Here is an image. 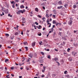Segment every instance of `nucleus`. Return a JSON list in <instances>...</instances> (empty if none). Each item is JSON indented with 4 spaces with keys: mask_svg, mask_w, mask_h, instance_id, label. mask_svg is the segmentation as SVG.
Wrapping results in <instances>:
<instances>
[{
    "mask_svg": "<svg viewBox=\"0 0 78 78\" xmlns=\"http://www.w3.org/2000/svg\"><path fill=\"white\" fill-rule=\"evenodd\" d=\"M38 17H39V18H41V17H42V16H40V15H38Z\"/></svg>",
    "mask_w": 78,
    "mask_h": 78,
    "instance_id": "52",
    "label": "nucleus"
},
{
    "mask_svg": "<svg viewBox=\"0 0 78 78\" xmlns=\"http://www.w3.org/2000/svg\"><path fill=\"white\" fill-rule=\"evenodd\" d=\"M73 22L72 21V20H69L68 22V24L70 26L72 24Z\"/></svg>",
    "mask_w": 78,
    "mask_h": 78,
    "instance_id": "2",
    "label": "nucleus"
},
{
    "mask_svg": "<svg viewBox=\"0 0 78 78\" xmlns=\"http://www.w3.org/2000/svg\"><path fill=\"white\" fill-rule=\"evenodd\" d=\"M20 13H22V14H23V11H22V10H20Z\"/></svg>",
    "mask_w": 78,
    "mask_h": 78,
    "instance_id": "35",
    "label": "nucleus"
},
{
    "mask_svg": "<svg viewBox=\"0 0 78 78\" xmlns=\"http://www.w3.org/2000/svg\"><path fill=\"white\" fill-rule=\"evenodd\" d=\"M35 45V42H33L32 43V47H34Z\"/></svg>",
    "mask_w": 78,
    "mask_h": 78,
    "instance_id": "15",
    "label": "nucleus"
},
{
    "mask_svg": "<svg viewBox=\"0 0 78 78\" xmlns=\"http://www.w3.org/2000/svg\"><path fill=\"white\" fill-rule=\"evenodd\" d=\"M20 8H25V7L24 6H23V5H21L20 6Z\"/></svg>",
    "mask_w": 78,
    "mask_h": 78,
    "instance_id": "11",
    "label": "nucleus"
},
{
    "mask_svg": "<svg viewBox=\"0 0 78 78\" xmlns=\"http://www.w3.org/2000/svg\"><path fill=\"white\" fill-rule=\"evenodd\" d=\"M53 11L55 14H56V10H53Z\"/></svg>",
    "mask_w": 78,
    "mask_h": 78,
    "instance_id": "13",
    "label": "nucleus"
},
{
    "mask_svg": "<svg viewBox=\"0 0 78 78\" xmlns=\"http://www.w3.org/2000/svg\"><path fill=\"white\" fill-rule=\"evenodd\" d=\"M70 48H68L67 49V51L68 52H69V51H70Z\"/></svg>",
    "mask_w": 78,
    "mask_h": 78,
    "instance_id": "30",
    "label": "nucleus"
},
{
    "mask_svg": "<svg viewBox=\"0 0 78 78\" xmlns=\"http://www.w3.org/2000/svg\"><path fill=\"white\" fill-rule=\"evenodd\" d=\"M9 61V59L6 58L5 60V62H8Z\"/></svg>",
    "mask_w": 78,
    "mask_h": 78,
    "instance_id": "17",
    "label": "nucleus"
},
{
    "mask_svg": "<svg viewBox=\"0 0 78 78\" xmlns=\"http://www.w3.org/2000/svg\"><path fill=\"white\" fill-rule=\"evenodd\" d=\"M77 53L75 52H72V55H73V56H76V55L77 54Z\"/></svg>",
    "mask_w": 78,
    "mask_h": 78,
    "instance_id": "3",
    "label": "nucleus"
},
{
    "mask_svg": "<svg viewBox=\"0 0 78 78\" xmlns=\"http://www.w3.org/2000/svg\"><path fill=\"white\" fill-rule=\"evenodd\" d=\"M21 34H22V35H23V31H22L21 32Z\"/></svg>",
    "mask_w": 78,
    "mask_h": 78,
    "instance_id": "58",
    "label": "nucleus"
},
{
    "mask_svg": "<svg viewBox=\"0 0 78 78\" xmlns=\"http://www.w3.org/2000/svg\"><path fill=\"white\" fill-rule=\"evenodd\" d=\"M22 20H23V21H25V18L23 17L22 18Z\"/></svg>",
    "mask_w": 78,
    "mask_h": 78,
    "instance_id": "27",
    "label": "nucleus"
},
{
    "mask_svg": "<svg viewBox=\"0 0 78 78\" xmlns=\"http://www.w3.org/2000/svg\"><path fill=\"white\" fill-rule=\"evenodd\" d=\"M52 23H53V24H55V23H56V21H55V20H53V22H52Z\"/></svg>",
    "mask_w": 78,
    "mask_h": 78,
    "instance_id": "19",
    "label": "nucleus"
},
{
    "mask_svg": "<svg viewBox=\"0 0 78 78\" xmlns=\"http://www.w3.org/2000/svg\"><path fill=\"white\" fill-rule=\"evenodd\" d=\"M58 3L59 5H61L62 4V1H60L58 2Z\"/></svg>",
    "mask_w": 78,
    "mask_h": 78,
    "instance_id": "4",
    "label": "nucleus"
},
{
    "mask_svg": "<svg viewBox=\"0 0 78 78\" xmlns=\"http://www.w3.org/2000/svg\"><path fill=\"white\" fill-rule=\"evenodd\" d=\"M44 5V3H42L41 4V5H42V6H43Z\"/></svg>",
    "mask_w": 78,
    "mask_h": 78,
    "instance_id": "61",
    "label": "nucleus"
},
{
    "mask_svg": "<svg viewBox=\"0 0 78 78\" xmlns=\"http://www.w3.org/2000/svg\"><path fill=\"white\" fill-rule=\"evenodd\" d=\"M49 25L48 26L49 27H51V23H48V25H49Z\"/></svg>",
    "mask_w": 78,
    "mask_h": 78,
    "instance_id": "20",
    "label": "nucleus"
},
{
    "mask_svg": "<svg viewBox=\"0 0 78 78\" xmlns=\"http://www.w3.org/2000/svg\"><path fill=\"white\" fill-rule=\"evenodd\" d=\"M38 36H41L42 35V34H41V33H40V34H38Z\"/></svg>",
    "mask_w": 78,
    "mask_h": 78,
    "instance_id": "43",
    "label": "nucleus"
},
{
    "mask_svg": "<svg viewBox=\"0 0 78 78\" xmlns=\"http://www.w3.org/2000/svg\"><path fill=\"white\" fill-rule=\"evenodd\" d=\"M52 17H54V18H55V19L56 18V15H53L52 16Z\"/></svg>",
    "mask_w": 78,
    "mask_h": 78,
    "instance_id": "32",
    "label": "nucleus"
},
{
    "mask_svg": "<svg viewBox=\"0 0 78 78\" xmlns=\"http://www.w3.org/2000/svg\"><path fill=\"white\" fill-rule=\"evenodd\" d=\"M38 27H39L38 28H40V29H41V28H42V26H41L39 25Z\"/></svg>",
    "mask_w": 78,
    "mask_h": 78,
    "instance_id": "38",
    "label": "nucleus"
},
{
    "mask_svg": "<svg viewBox=\"0 0 78 78\" xmlns=\"http://www.w3.org/2000/svg\"><path fill=\"white\" fill-rule=\"evenodd\" d=\"M44 19H46L45 18V17H44L42 18V20H44Z\"/></svg>",
    "mask_w": 78,
    "mask_h": 78,
    "instance_id": "50",
    "label": "nucleus"
},
{
    "mask_svg": "<svg viewBox=\"0 0 78 78\" xmlns=\"http://www.w3.org/2000/svg\"><path fill=\"white\" fill-rule=\"evenodd\" d=\"M55 25H53V27H52V28H55Z\"/></svg>",
    "mask_w": 78,
    "mask_h": 78,
    "instance_id": "55",
    "label": "nucleus"
},
{
    "mask_svg": "<svg viewBox=\"0 0 78 78\" xmlns=\"http://www.w3.org/2000/svg\"><path fill=\"white\" fill-rule=\"evenodd\" d=\"M26 69H27V70H29V68H28V67H27V68H26Z\"/></svg>",
    "mask_w": 78,
    "mask_h": 78,
    "instance_id": "64",
    "label": "nucleus"
},
{
    "mask_svg": "<svg viewBox=\"0 0 78 78\" xmlns=\"http://www.w3.org/2000/svg\"><path fill=\"white\" fill-rule=\"evenodd\" d=\"M2 14H0V15L1 16H2V15H4V14H5L4 13V12H2Z\"/></svg>",
    "mask_w": 78,
    "mask_h": 78,
    "instance_id": "39",
    "label": "nucleus"
},
{
    "mask_svg": "<svg viewBox=\"0 0 78 78\" xmlns=\"http://www.w3.org/2000/svg\"><path fill=\"white\" fill-rule=\"evenodd\" d=\"M52 61H56V62L58 63V65L59 66V62H56L58 61V58L55 57L54 58H53L52 59Z\"/></svg>",
    "mask_w": 78,
    "mask_h": 78,
    "instance_id": "1",
    "label": "nucleus"
},
{
    "mask_svg": "<svg viewBox=\"0 0 78 78\" xmlns=\"http://www.w3.org/2000/svg\"><path fill=\"white\" fill-rule=\"evenodd\" d=\"M15 2H19V0H15Z\"/></svg>",
    "mask_w": 78,
    "mask_h": 78,
    "instance_id": "51",
    "label": "nucleus"
},
{
    "mask_svg": "<svg viewBox=\"0 0 78 78\" xmlns=\"http://www.w3.org/2000/svg\"><path fill=\"white\" fill-rule=\"evenodd\" d=\"M12 8H15L14 5H12Z\"/></svg>",
    "mask_w": 78,
    "mask_h": 78,
    "instance_id": "53",
    "label": "nucleus"
},
{
    "mask_svg": "<svg viewBox=\"0 0 78 78\" xmlns=\"http://www.w3.org/2000/svg\"><path fill=\"white\" fill-rule=\"evenodd\" d=\"M18 34H19V33L17 32H16L15 33V36H17V35H18Z\"/></svg>",
    "mask_w": 78,
    "mask_h": 78,
    "instance_id": "14",
    "label": "nucleus"
},
{
    "mask_svg": "<svg viewBox=\"0 0 78 78\" xmlns=\"http://www.w3.org/2000/svg\"><path fill=\"white\" fill-rule=\"evenodd\" d=\"M73 45L75 46V47H78V44L75 43H74L73 44Z\"/></svg>",
    "mask_w": 78,
    "mask_h": 78,
    "instance_id": "6",
    "label": "nucleus"
},
{
    "mask_svg": "<svg viewBox=\"0 0 78 78\" xmlns=\"http://www.w3.org/2000/svg\"><path fill=\"white\" fill-rule=\"evenodd\" d=\"M63 6H58L57 7V9H61L62 8Z\"/></svg>",
    "mask_w": 78,
    "mask_h": 78,
    "instance_id": "5",
    "label": "nucleus"
},
{
    "mask_svg": "<svg viewBox=\"0 0 78 78\" xmlns=\"http://www.w3.org/2000/svg\"><path fill=\"white\" fill-rule=\"evenodd\" d=\"M52 15H53L52 14H51L49 15V16H50V17H51V16H52Z\"/></svg>",
    "mask_w": 78,
    "mask_h": 78,
    "instance_id": "63",
    "label": "nucleus"
},
{
    "mask_svg": "<svg viewBox=\"0 0 78 78\" xmlns=\"http://www.w3.org/2000/svg\"><path fill=\"white\" fill-rule=\"evenodd\" d=\"M18 41H20V38H18Z\"/></svg>",
    "mask_w": 78,
    "mask_h": 78,
    "instance_id": "62",
    "label": "nucleus"
},
{
    "mask_svg": "<svg viewBox=\"0 0 78 78\" xmlns=\"http://www.w3.org/2000/svg\"><path fill=\"white\" fill-rule=\"evenodd\" d=\"M50 30H51V31L53 32V28H52Z\"/></svg>",
    "mask_w": 78,
    "mask_h": 78,
    "instance_id": "33",
    "label": "nucleus"
},
{
    "mask_svg": "<svg viewBox=\"0 0 78 78\" xmlns=\"http://www.w3.org/2000/svg\"><path fill=\"white\" fill-rule=\"evenodd\" d=\"M46 17L47 18H48V17H49V16H48V14H46Z\"/></svg>",
    "mask_w": 78,
    "mask_h": 78,
    "instance_id": "31",
    "label": "nucleus"
},
{
    "mask_svg": "<svg viewBox=\"0 0 78 78\" xmlns=\"http://www.w3.org/2000/svg\"><path fill=\"white\" fill-rule=\"evenodd\" d=\"M11 3L12 4H13V3H14V1H12L11 2Z\"/></svg>",
    "mask_w": 78,
    "mask_h": 78,
    "instance_id": "60",
    "label": "nucleus"
},
{
    "mask_svg": "<svg viewBox=\"0 0 78 78\" xmlns=\"http://www.w3.org/2000/svg\"><path fill=\"white\" fill-rule=\"evenodd\" d=\"M42 41H41L39 42L40 45H42Z\"/></svg>",
    "mask_w": 78,
    "mask_h": 78,
    "instance_id": "37",
    "label": "nucleus"
},
{
    "mask_svg": "<svg viewBox=\"0 0 78 78\" xmlns=\"http://www.w3.org/2000/svg\"><path fill=\"white\" fill-rule=\"evenodd\" d=\"M8 48H9V49H10V48H11V47L10 46H8L7 47Z\"/></svg>",
    "mask_w": 78,
    "mask_h": 78,
    "instance_id": "45",
    "label": "nucleus"
},
{
    "mask_svg": "<svg viewBox=\"0 0 78 78\" xmlns=\"http://www.w3.org/2000/svg\"><path fill=\"white\" fill-rule=\"evenodd\" d=\"M5 35L7 37H9V35L8 34H5Z\"/></svg>",
    "mask_w": 78,
    "mask_h": 78,
    "instance_id": "25",
    "label": "nucleus"
},
{
    "mask_svg": "<svg viewBox=\"0 0 78 78\" xmlns=\"http://www.w3.org/2000/svg\"><path fill=\"white\" fill-rule=\"evenodd\" d=\"M61 24L60 23H56V26H57V25H61Z\"/></svg>",
    "mask_w": 78,
    "mask_h": 78,
    "instance_id": "18",
    "label": "nucleus"
},
{
    "mask_svg": "<svg viewBox=\"0 0 78 78\" xmlns=\"http://www.w3.org/2000/svg\"><path fill=\"white\" fill-rule=\"evenodd\" d=\"M48 59H50V55H48Z\"/></svg>",
    "mask_w": 78,
    "mask_h": 78,
    "instance_id": "44",
    "label": "nucleus"
},
{
    "mask_svg": "<svg viewBox=\"0 0 78 78\" xmlns=\"http://www.w3.org/2000/svg\"><path fill=\"white\" fill-rule=\"evenodd\" d=\"M42 72L44 73L45 72V70H44V69H43V70H42Z\"/></svg>",
    "mask_w": 78,
    "mask_h": 78,
    "instance_id": "56",
    "label": "nucleus"
},
{
    "mask_svg": "<svg viewBox=\"0 0 78 78\" xmlns=\"http://www.w3.org/2000/svg\"><path fill=\"white\" fill-rule=\"evenodd\" d=\"M22 11H23V12H25V10L23 9V10H22Z\"/></svg>",
    "mask_w": 78,
    "mask_h": 78,
    "instance_id": "36",
    "label": "nucleus"
},
{
    "mask_svg": "<svg viewBox=\"0 0 78 78\" xmlns=\"http://www.w3.org/2000/svg\"><path fill=\"white\" fill-rule=\"evenodd\" d=\"M45 67L43 66V70H45Z\"/></svg>",
    "mask_w": 78,
    "mask_h": 78,
    "instance_id": "46",
    "label": "nucleus"
},
{
    "mask_svg": "<svg viewBox=\"0 0 78 78\" xmlns=\"http://www.w3.org/2000/svg\"><path fill=\"white\" fill-rule=\"evenodd\" d=\"M68 6V5L67 4H64V6L66 8H67V7Z\"/></svg>",
    "mask_w": 78,
    "mask_h": 78,
    "instance_id": "16",
    "label": "nucleus"
},
{
    "mask_svg": "<svg viewBox=\"0 0 78 78\" xmlns=\"http://www.w3.org/2000/svg\"><path fill=\"white\" fill-rule=\"evenodd\" d=\"M73 8L75 9V8H76V5H73Z\"/></svg>",
    "mask_w": 78,
    "mask_h": 78,
    "instance_id": "28",
    "label": "nucleus"
},
{
    "mask_svg": "<svg viewBox=\"0 0 78 78\" xmlns=\"http://www.w3.org/2000/svg\"><path fill=\"white\" fill-rule=\"evenodd\" d=\"M33 56L34 58H37V55L36 54V53L34 54Z\"/></svg>",
    "mask_w": 78,
    "mask_h": 78,
    "instance_id": "9",
    "label": "nucleus"
},
{
    "mask_svg": "<svg viewBox=\"0 0 78 78\" xmlns=\"http://www.w3.org/2000/svg\"><path fill=\"white\" fill-rule=\"evenodd\" d=\"M35 11L37 12H38V11H39V10L38 9V8H36L35 9Z\"/></svg>",
    "mask_w": 78,
    "mask_h": 78,
    "instance_id": "21",
    "label": "nucleus"
},
{
    "mask_svg": "<svg viewBox=\"0 0 78 78\" xmlns=\"http://www.w3.org/2000/svg\"><path fill=\"white\" fill-rule=\"evenodd\" d=\"M67 72V71H65L64 72L65 74H66Z\"/></svg>",
    "mask_w": 78,
    "mask_h": 78,
    "instance_id": "47",
    "label": "nucleus"
},
{
    "mask_svg": "<svg viewBox=\"0 0 78 78\" xmlns=\"http://www.w3.org/2000/svg\"><path fill=\"white\" fill-rule=\"evenodd\" d=\"M48 12H49V11H48V10H47L46 11V13L47 14H48Z\"/></svg>",
    "mask_w": 78,
    "mask_h": 78,
    "instance_id": "48",
    "label": "nucleus"
},
{
    "mask_svg": "<svg viewBox=\"0 0 78 78\" xmlns=\"http://www.w3.org/2000/svg\"><path fill=\"white\" fill-rule=\"evenodd\" d=\"M11 69H12V70H14V67H11Z\"/></svg>",
    "mask_w": 78,
    "mask_h": 78,
    "instance_id": "40",
    "label": "nucleus"
},
{
    "mask_svg": "<svg viewBox=\"0 0 78 78\" xmlns=\"http://www.w3.org/2000/svg\"><path fill=\"white\" fill-rule=\"evenodd\" d=\"M29 59H28L27 61V62H30V60H31V58H29Z\"/></svg>",
    "mask_w": 78,
    "mask_h": 78,
    "instance_id": "29",
    "label": "nucleus"
},
{
    "mask_svg": "<svg viewBox=\"0 0 78 78\" xmlns=\"http://www.w3.org/2000/svg\"><path fill=\"white\" fill-rule=\"evenodd\" d=\"M44 76H45L43 74L41 75V78H44Z\"/></svg>",
    "mask_w": 78,
    "mask_h": 78,
    "instance_id": "42",
    "label": "nucleus"
},
{
    "mask_svg": "<svg viewBox=\"0 0 78 78\" xmlns=\"http://www.w3.org/2000/svg\"><path fill=\"white\" fill-rule=\"evenodd\" d=\"M43 9H45V8L44 6H43Z\"/></svg>",
    "mask_w": 78,
    "mask_h": 78,
    "instance_id": "57",
    "label": "nucleus"
},
{
    "mask_svg": "<svg viewBox=\"0 0 78 78\" xmlns=\"http://www.w3.org/2000/svg\"><path fill=\"white\" fill-rule=\"evenodd\" d=\"M27 33H29V32H30V30H27Z\"/></svg>",
    "mask_w": 78,
    "mask_h": 78,
    "instance_id": "59",
    "label": "nucleus"
},
{
    "mask_svg": "<svg viewBox=\"0 0 78 78\" xmlns=\"http://www.w3.org/2000/svg\"><path fill=\"white\" fill-rule=\"evenodd\" d=\"M23 44L24 45H27V42L25 41L23 42Z\"/></svg>",
    "mask_w": 78,
    "mask_h": 78,
    "instance_id": "8",
    "label": "nucleus"
},
{
    "mask_svg": "<svg viewBox=\"0 0 78 78\" xmlns=\"http://www.w3.org/2000/svg\"><path fill=\"white\" fill-rule=\"evenodd\" d=\"M14 36H13L11 37H10V39L11 40H12L14 39Z\"/></svg>",
    "mask_w": 78,
    "mask_h": 78,
    "instance_id": "22",
    "label": "nucleus"
},
{
    "mask_svg": "<svg viewBox=\"0 0 78 78\" xmlns=\"http://www.w3.org/2000/svg\"><path fill=\"white\" fill-rule=\"evenodd\" d=\"M35 23L37 25H38L39 23H37V22H35Z\"/></svg>",
    "mask_w": 78,
    "mask_h": 78,
    "instance_id": "41",
    "label": "nucleus"
},
{
    "mask_svg": "<svg viewBox=\"0 0 78 78\" xmlns=\"http://www.w3.org/2000/svg\"><path fill=\"white\" fill-rule=\"evenodd\" d=\"M69 61H71L72 60V58H69Z\"/></svg>",
    "mask_w": 78,
    "mask_h": 78,
    "instance_id": "26",
    "label": "nucleus"
},
{
    "mask_svg": "<svg viewBox=\"0 0 78 78\" xmlns=\"http://www.w3.org/2000/svg\"><path fill=\"white\" fill-rule=\"evenodd\" d=\"M41 55H43L44 56L45 55L44 54V53L43 52H41Z\"/></svg>",
    "mask_w": 78,
    "mask_h": 78,
    "instance_id": "24",
    "label": "nucleus"
},
{
    "mask_svg": "<svg viewBox=\"0 0 78 78\" xmlns=\"http://www.w3.org/2000/svg\"><path fill=\"white\" fill-rule=\"evenodd\" d=\"M40 62H41V63H42V62H44V60L43 59H41L40 60Z\"/></svg>",
    "mask_w": 78,
    "mask_h": 78,
    "instance_id": "10",
    "label": "nucleus"
},
{
    "mask_svg": "<svg viewBox=\"0 0 78 78\" xmlns=\"http://www.w3.org/2000/svg\"><path fill=\"white\" fill-rule=\"evenodd\" d=\"M58 30H60V31H62V28H60L58 29Z\"/></svg>",
    "mask_w": 78,
    "mask_h": 78,
    "instance_id": "49",
    "label": "nucleus"
},
{
    "mask_svg": "<svg viewBox=\"0 0 78 78\" xmlns=\"http://www.w3.org/2000/svg\"><path fill=\"white\" fill-rule=\"evenodd\" d=\"M16 13H17V14H18V15L20 14V10L18 11H17V12H16Z\"/></svg>",
    "mask_w": 78,
    "mask_h": 78,
    "instance_id": "12",
    "label": "nucleus"
},
{
    "mask_svg": "<svg viewBox=\"0 0 78 78\" xmlns=\"http://www.w3.org/2000/svg\"><path fill=\"white\" fill-rule=\"evenodd\" d=\"M55 51H58V50L57 49H55Z\"/></svg>",
    "mask_w": 78,
    "mask_h": 78,
    "instance_id": "54",
    "label": "nucleus"
},
{
    "mask_svg": "<svg viewBox=\"0 0 78 78\" xmlns=\"http://www.w3.org/2000/svg\"><path fill=\"white\" fill-rule=\"evenodd\" d=\"M5 14H7V13H8V12L7 10H5Z\"/></svg>",
    "mask_w": 78,
    "mask_h": 78,
    "instance_id": "23",
    "label": "nucleus"
},
{
    "mask_svg": "<svg viewBox=\"0 0 78 78\" xmlns=\"http://www.w3.org/2000/svg\"><path fill=\"white\" fill-rule=\"evenodd\" d=\"M29 56L30 58H32L33 57V54H29Z\"/></svg>",
    "mask_w": 78,
    "mask_h": 78,
    "instance_id": "7",
    "label": "nucleus"
},
{
    "mask_svg": "<svg viewBox=\"0 0 78 78\" xmlns=\"http://www.w3.org/2000/svg\"><path fill=\"white\" fill-rule=\"evenodd\" d=\"M25 48L26 49V51H28V47H25Z\"/></svg>",
    "mask_w": 78,
    "mask_h": 78,
    "instance_id": "34",
    "label": "nucleus"
}]
</instances>
